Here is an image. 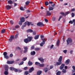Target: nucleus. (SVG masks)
Here are the masks:
<instances>
[{
    "mask_svg": "<svg viewBox=\"0 0 75 75\" xmlns=\"http://www.w3.org/2000/svg\"><path fill=\"white\" fill-rule=\"evenodd\" d=\"M62 57L61 56L58 60V62H56V65L58 66L62 64Z\"/></svg>",
    "mask_w": 75,
    "mask_h": 75,
    "instance_id": "nucleus-1",
    "label": "nucleus"
},
{
    "mask_svg": "<svg viewBox=\"0 0 75 75\" xmlns=\"http://www.w3.org/2000/svg\"><path fill=\"white\" fill-rule=\"evenodd\" d=\"M4 69L5 71L4 72V74L5 75H7L8 74V66L7 65H5L4 67Z\"/></svg>",
    "mask_w": 75,
    "mask_h": 75,
    "instance_id": "nucleus-2",
    "label": "nucleus"
},
{
    "mask_svg": "<svg viewBox=\"0 0 75 75\" xmlns=\"http://www.w3.org/2000/svg\"><path fill=\"white\" fill-rule=\"evenodd\" d=\"M42 42L40 44V45L41 47H43L44 44H45V41H47V39L46 38H42Z\"/></svg>",
    "mask_w": 75,
    "mask_h": 75,
    "instance_id": "nucleus-3",
    "label": "nucleus"
},
{
    "mask_svg": "<svg viewBox=\"0 0 75 75\" xmlns=\"http://www.w3.org/2000/svg\"><path fill=\"white\" fill-rule=\"evenodd\" d=\"M3 55L4 56V58L8 59L9 58V57L8 56H7V53L6 52H5L3 53Z\"/></svg>",
    "mask_w": 75,
    "mask_h": 75,
    "instance_id": "nucleus-4",
    "label": "nucleus"
},
{
    "mask_svg": "<svg viewBox=\"0 0 75 75\" xmlns=\"http://www.w3.org/2000/svg\"><path fill=\"white\" fill-rule=\"evenodd\" d=\"M67 45H69V43L72 42V40L71 38H68V40H67Z\"/></svg>",
    "mask_w": 75,
    "mask_h": 75,
    "instance_id": "nucleus-5",
    "label": "nucleus"
},
{
    "mask_svg": "<svg viewBox=\"0 0 75 75\" xmlns=\"http://www.w3.org/2000/svg\"><path fill=\"white\" fill-rule=\"evenodd\" d=\"M23 48L25 50L23 51L24 53H26V52H28V47L24 46L23 47Z\"/></svg>",
    "mask_w": 75,
    "mask_h": 75,
    "instance_id": "nucleus-6",
    "label": "nucleus"
},
{
    "mask_svg": "<svg viewBox=\"0 0 75 75\" xmlns=\"http://www.w3.org/2000/svg\"><path fill=\"white\" fill-rule=\"evenodd\" d=\"M14 39V35H11L10 37V38L9 39V42H12Z\"/></svg>",
    "mask_w": 75,
    "mask_h": 75,
    "instance_id": "nucleus-7",
    "label": "nucleus"
},
{
    "mask_svg": "<svg viewBox=\"0 0 75 75\" xmlns=\"http://www.w3.org/2000/svg\"><path fill=\"white\" fill-rule=\"evenodd\" d=\"M24 23L26 25L27 24V25L28 26H30V24L31 25H34V24H32V23H31V22H28V21H26V22H25Z\"/></svg>",
    "mask_w": 75,
    "mask_h": 75,
    "instance_id": "nucleus-8",
    "label": "nucleus"
},
{
    "mask_svg": "<svg viewBox=\"0 0 75 75\" xmlns=\"http://www.w3.org/2000/svg\"><path fill=\"white\" fill-rule=\"evenodd\" d=\"M9 69L11 71H14L15 72H18V69H15L13 67H10Z\"/></svg>",
    "mask_w": 75,
    "mask_h": 75,
    "instance_id": "nucleus-9",
    "label": "nucleus"
},
{
    "mask_svg": "<svg viewBox=\"0 0 75 75\" xmlns=\"http://www.w3.org/2000/svg\"><path fill=\"white\" fill-rule=\"evenodd\" d=\"M11 6H10L9 5H8L5 6V8L6 10H8L11 9Z\"/></svg>",
    "mask_w": 75,
    "mask_h": 75,
    "instance_id": "nucleus-10",
    "label": "nucleus"
},
{
    "mask_svg": "<svg viewBox=\"0 0 75 75\" xmlns=\"http://www.w3.org/2000/svg\"><path fill=\"white\" fill-rule=\"evenodd\" d=\"M65 64H62L61 66L59 67V69L60 70H62L63 68H64V67H65Z\"/></svg>",
    "mask_w": 75,
    "mask_h": 75,
    "instance_id": "nucleus-11",
    "label": "nucleus"
},
{
    "mask_svg": "<svg viewBox=\"0 0 75 75\" xmlns=\"http://www.w3.org/2000/svg\"><path fill=\"white\" fill-rule=\"evenodd\" d=\"M37 25L38 26H40V25H41L42 26H44L45 25L42 23V22H39L37 23Z\"/></svg>",
    "mask_w": 75,
    "mask_h": 75,
    "instance_id": "nucleus-12",
    "label": "nucleus"
},
{
    "mask_svg": "<svg viewBox=\"0 0 75 75\" xmlns=\"http://www.w3.org/2000/svg\"><path fill=\"white\" fill-rule=\"evenodd\" d=\"M49 11H47L46 12V16H50L51 15V13Z\"/></svg>",
    "mask_w": 75,
    "mask_h": 75,
    "instance_id": "nucleus-13",
    "label": "nucleus"
},
{
    "mask_svg": "<svg viewBox=\"0 0 75 75\" xmlns=\"http://www.w3.org/2000/svg\"><path fill=\"white\" fill-rule=\"evenodd\" d=\"M24 42L26 43V44H27V43H28L30 41H29V40L28 39V38H27L25 39L24 40Z\"/></svg>",
    "mask_w": 75,
    "mask_h": 75,
    "instance_id": "nucleus-14",
    "label": "nucleus"
},
{
    "mask_svg": "<svg viewBox=\"0 0 75 75\" xmlns=\"http://www.w3.org/2000/svg\"><path fill=\"white\" fill-rule=\"evenodd\" d=\"M34 68L33 67H32L31 68H30V69H29V72H32L33 71H34Z\"/></svg>",
    "mask_w": 75,
    "mask_h": 75,
    "instance_id": "nucleus-15",
    "label": "nucleus"
},
{
    "mask_svg": "<svg viewBox=\"0 0 75 75\" xmlns=\"http://www.w3.org/2000/svg\"><path fill=\"white\" fill-rule=\"evenodd\" d=\"M27 38L28 39L29 41L30 42V41H31V40H32V39L33 38V37L31 36V37H30L28 36V37Z\"/></svg>",
    "mask_w": 75,
    "mask_h": 75,
    "instance_id": "nucleus-16",
    "label": "nucleus"
},
{
    "mask_svg": "<svg viewBox=\"0 0 75 75\" xmlns=\"http://www.w3.org/2000/svg\"><path fill=\"white\" fill-rule=\"evenodd\" d=\"M33 63L32 62H31L30 61H29L28 62V65L29 66H31V65H33Z\"/></svg>",
    "mask_w": 75,
    "mask_h": 75,
    "instance_id": "nucleus-17",
    "label": "nucleus"
},
{
    "mask_svg": "<svg viewBox=\"0 0 75 75\" xmlns=\"http://www.w3.org/2000/svg\"><path fill=\"white\" fill-rule=\"evenodd\" d=\"M14 62V61H8L7 62V64H13Z\"/></svg>",
    "mask_w": 75,
    "mask_h": 75,
    "instance_id": "nucleus-18",
    "label": "nucleus"
},
{
    "mask_svg": "<svg viewBox=\"0 0 75 75\" xmlns=\"http://www.w3.org/2000/svg\"><path fill=\"white\" fill-rule=\"evenodd\" d=\"M69 62H70V60H69V59H68L66 61L65 64L66 65H68V64H69Z\"/></svg>",
    "mask_w": 75,
    "mask_h": 75,
    "instance_id": "nucleus-19",
    "label": "nucleus"
},
{
    "mask_svg": "<svg viewBox=\"0 0 75 75\" xmlns=\"http://www.w3.org/2000/svg\"><path fill=\"white\" fill-rule=\"evenodd\" d=\"M21 21L22 22H24L25 21V18L24 17H22L21 18Z\"/></svg>",
    "mask_w": 75,
    "mask_h": 75,
    "instance_id": "nucleus-20",
    "label": "nucleus"
},
{
    "mask_svg": "<svg viewBox=\"0 0 75 75\" xmlns=\"http://www.w3.org/2000/svg\"><path fill=\"white\" fill-rule=\"evenodd\" d=\"M38 59L42 62H44V59H43V58H39Z\"/></svg>",
    "mask_w": 75,
    "mask_h": 75,
    "instance_id": "nucleus-21",
    "label": "nucleus"
},
{
    "mask_svg": "<svg viewBox=\"0 0 75 75\" xmlns=\"http://www.w3.org/2000/svg\"><path fill=\"white\" fill-rule=\"evenodd\" d=\"M27 31L28 33H33V30L31 29H29L27 30Z\"/></svg>",
    "mask_w": 75,
    "mask_h": 75,
    "instance_id": "nucleus-22",
    "label": "nucleus"
},
{
    "mask_svg": "<svg viewBox=\"0 0 75 75\" xmlns=\"http://www.w3.org/2000/svg\"><path fill=\"white\" fill-rule=\"evenodd\" d=\"M41 74H42V71H38L37 72V75H40Z\"/></svg>",
    "mask_w": 75,
    "mask_h": 75,
    "instance_id": "nucleus-23",
    "label": "nucleus"
},
{
    "mask_svg": "<svg viewBox=\"0 0 75 75\" xmlns=\"http://www.w3.org/2000/svg\"><path fill=\"white\" fill-rule=\"evenodd\" d=\"M31 55H34L35 54V51H33L31 52L30 53Z\"/></svg>",
    "mask_w": 75,
    "mask_h": 75,
    "instance_id": "nucleus-24",
    "label": "nucleus"
},
{
    "mask_svg": "<svg viewBox=\"0 0 75 75\" xmlns=\"http://www.w3.org/2000/svg\"><path fill=\"white\" fill-rule=\"evenodd\" d=\"M38 38H39V35H35L34 38L35 40H37V39H38Z\"/></svg>",
    "mask_w": 75,
    "mask_h": 75,
    "instance_id": "nucleus-25",
    "label": "nucleus"
},
{
    "mask_svg": "<svg viewBox=\"0 0 75 75\" xmlns=\"http://www.w3.org/2000/svg\"><path fill=\"white\" fill-rule=\"evenodd\" d=\"M8 1V4H13V3L12 1L10 0L9 1Z\"/></svg>",
    "mask_w": 75,
    "mask_h": 75,
    "instance_id": "nucleus-26",
    "label": "nucleus"
},
{
    "mask_svg": "<svg viewBox=\"0 0 75 75\" xmlns=\"http://www.w3.org/2000/svg\"><path fill=\"white\" fill-rule=\"evenodd\" d=\"M25 27H26V25L25 24V23L22 26L21 28L22 30H24V28Z\"/></svg>",
    "mask_w": 75,
    "mask_h": 75,
    "instance_id": "nucleus-27",
    "label": "nucleus"
},
{
    "mask_svg": "<svg viewBox=\"0 0 75 75\" xmlns=\"http://www.w3.org/2000/svg\"><path fill=\"white\" fill-rule=\"evenodd\" d=\"M45 72L46 73L48 72V71H49V70H50V69H48V68L47 67H46L45 68Z\"/></svg>",
    "mask_w": 75,
    "mask_h": 75,
    "instance_id": "nucleus-28",
    "label": "nucleus"
},
{
    "mask_svg": "<svg viewBox=\"0 0 75 75\" xmlns=\"http://www.w3.org/2000/svg\"><path fill=\"white\" fill-rule=\"evenodd\" d=\"M35 51H38L40 50V48L38 47H36L35 49Z\"/></svg>",
    "mask_w": 75,
    "mask_h": 75,
    "instance_id": "nucleus-29",
    "label": "nucleus"
},
{
    "mask_svg": "<svg viewBox=\"0 0 75 75\" xmlns=\"http://www.w3.org/2000/svg\"><path fill=\"white\" fill-rule=\"evenodd\" d=\"M30 1H27L25 3V5L27 6V5H28V4H30Z\"/></svg>",
    "mask_w": 75,
    "mask_h": 75,
    "instance_id": "nucleus-30",
    "label": "nucleus"
},
{
    "mask_svg": "<svg viewBox=\"0 0 75 75\" xmlns=\"http://www.w3.org/2000/svg\"><path fill=\"white\" fill-rule=\"evenodd\" d=\"M53 9H54V8L50 6L49 8V11H51V10H53Z\"/></svg>",
    "mask_w": 75,
    "mask_h": 75,
    "instance_id": "nucleus-31",
    "label": "nucleus"
},
{
    "mask_svg": "<svg viewBox=\"0 0 75 75\" xmlns=\"http://www.w3.org/2000/svg\"><path fill=\"white\" fill-rule=\"evenodd\" d=\"M61 72L60 71H58L56 73L57 75H61Z\"/></svg>",
    "mask_w": 75,
    "mask_h": 75,
    "instance_id": "nucleus-32",
    "label": "nucleus"
},
{
    "mask_svg": "<svg viewBox=\"0 0 75 75\" xmlns=\"http://www.w3.org/2000/svg\"><path fill=\"white\" fill-rule=\"evenodd\" d=\"M56 44L57 46H59V40H58L57 41Z\"/></svg>",
    "mask_w": 75,
    "mask_h": 75,
    "instance_id": "nucleus-33",
    "label": "nucleus"
},
{
    "mask_svg": "<svg viewBox=\"0 0 75 75\" xmlns=\"http://www.w3.org/2000/svg\"><path fill=\"white\" fill-rule=\"evenodd\" d=\"M52 20L53 21H55L56 20V18L55 17H53L52 19Z\"/></svg>",
    "mask_w": 75,
    "mask_h": 75,
    "instance_id": "nucleus-34",
    "label": "nucleus"
},
{
    "mask_svg": "<svg viewBox=\"0 0 75 75\" xmlns=\"http://www.w3.org/2000/svg\"><path fill=\"white\" fill-rule=\"evenodd\" d=\"M62 72L63 73H66V72H67V70L65 69H63Z\"/></svg>",
    "mask_w": 75,
    "mask_h": 75,
    "instance_id": "nucleus-35",
    "label": "nucleus"
},
{
    "mask_svg": "<svg viewBox=\"0 0 75 75\" xmlns=\"http://www.w3.org/2000/svg\"><path fill=\"white\" fill-rule=\"evenodd\" d=\"M35 65H39V66H40V63L38 62H35Z\"/></svg>",
    "mask_w": 75,
    "mask_h": 75,
    "instance_id": "nucleus-36",
    "label": "nucleus"
},
{
    "mask_svg": "<svg viewBox=\"0 0 75 75\" xmlns=\"http://www.w3.org/2000/svg\"><path fill=\"white\" fill-rule=\"evenodd\" d=\"M71 13V11H68V12H66L65 13V16H67V15H68V14H69V13Z\"/></svg>",
    "mask_w": 75,
    "mask_h": 75,
    "instance_id": "nucleus-37",
    "label": "nucleus"
},
{
    "mask_svg": "<svg viewBox=\"0 0 75 75\" xmlns=\"http://www.w3.org/2000/svg\"><path fill=\"white\" fill-rule=\"evenodd\" d=\"M27 57H24L22 59V60L23 61H26V60H27Z\"/></svg>",
    "mask_w": 75,
    "mask_h": 75,
    "instance_id": "nucleus-38",
    "label": "nucleus"
},
{
    "mask_svg": "<svg viewBox=\"0 0 75 75\" xmlns=\"http://www.w3.org/2000/svg\"><path fill=\"white\" fill-rule=\"evenodd\" d=\"M60 14H62V15H63L64 17H65V13L64 14V12H61L60 13Z\"/></svg>",
    "mask_w": 75,
    "mask_h": 75,
    "instance_id": "nucleus-39",
    "label": "nucleus"
},
{
    "mask_svg": "<svg viewBox=\"0 0 75 75\" xmlns=\"http://www.w3.org/2000/svg\"><path fill=\"white\" fill-rule=\"evenodd\" d=\"M6 32V30L5 29H3L1 31V33H5Z\"/></svg>",
    "mask_w": 75,
    "mask_h": 75,
    "instance_id": "nucleus-40",
    "label": "nucleus"
},
{
    "mask_svg": "<svg viewBox=\"0 0 75 75\" xmlns=\"http://www.w3.org/2000/svg\"><path fill=\"white\" fill-rule=\"evenodd\" d=\"M39 66L40 67H43L44 66V64H41L40 63V64L39 65Z\"/></svg>",
    "mask_w": 75,
    "mask_h": 75,
    "instance_id": "nucleus-41",
    "label": "nucleus"
},
{
    "mask_svg": "<svg viewBox=\"0 0 75 75\" xmlns=\"http://www.w3.org/2000/svg\"><path fill=\"white\" fill-rule=\"evenodd\" d=\"M16 50H18L19 51H20L21 50V48L19 47H17L16 48Z\"/></svg>",
    "mask_w": 75,
    "mask_h": 75,
    "instance_id": "nucleus-42",
    "label": "nucleus"
},
{
    "mask_svg": "<svg viewBox=\"0 0 75 75\" xmlns=\"http://www.w3.org/2000/svg\"><path fill=\"white\" fill-rule=\"evenodd\" d=\"M20 10H22L23 11H24L25 10L24 8L22 7L20 8Z\"/></svg>",
    "mask_w": 75,
    "mask_h": 75,
    "instance_id": "nucleus-43",
    "label": "nucleus"
},
{
    "mask_svg": "<svg viewBox=\"0 0 75 75\" xmlns=\"http://www.w3.org/2000/svg\"><path fill=\"white\" fill-rule=\"evenodd\" d=\"M23 22H22L21 21H19V25H22V24H23Z\"/></svg>",
    "mask_w": 75,
    "mask_h": 75,
    "instance_id": "nucleus-44",
    "label": "nucleus"
},
{
    "mask_svg": "<svg viewBox=\"0 0 75 75\" xmlns=\"http://www.w3.org/2000/svg\"><path fill=\"white\" fill-rule=\"evenodd\" d=\"M45 6H48V4H49V3H48V2L46 1V2H45Z\"/></svg>",
    "mask_w": 75,
    "mask_h": 75,
    "instance_id": "nucleus-45",
    "label": "nucleus"
},
{
    "mask_svg": "<svg viewBox=\"0 0 75 75\" xmlns=\"http://www.w3.org/2000/svg\"><path fill=\"white\" fill-rule=\"evenodd\" d=\"M18 34H16L15 36V38H17V37H18Z\"/></svg>",
    "mask_w": 75,
    "mask_h": 75,
    "instance_id": "nucleus-46",
    "label": "nucleus"
},
{
    "mask_svg": "<svg viewBox=\"0 0 75 75\" xmlns=\"http://www.w3.org/2000/svg\"><path fill=\"white\" fill-rule=\"evenodd\" d=\"M24 64V62L22 61L20 64H19V65H23Z\"/></svg>",
    "mask_w": 75,
    "mask_h": 75,
    "instance_id": "nucleus-47",
    "label": "nucleus"
},
{
    "mask_svg": "<svg viewBox=\"0 0 75 75\" xmlns=\"http://www.w3.org/2000/svg\"><path fill=\"white\" fill-rule=\"evenodd\" d=\"M71 16L72 17H74V16H75V13H71Z\"/></svg>",
    "mask_w": 75,
    "mask_h": 75,
    "instance_id": "nucleus-48",
    "label": "nucleus"
},
{
    "mask_svg": "<svg viewBox=\"0 0 75 75\" xmlns=\"http://www.w3.org/2000/svg\"><path fill=\"white\" fill-rule=\"evenodd\" d=\"M69 23L72 24H73V21H70L69 22Z\"/></svg>",
    "mask_w": 75,
    "mask_h": 75,
    "instance_id": "nucleus-49",
    "label": "nucleus"
},
{
    "mask_svg": "<svg viewBox=\"0 0 75 75\" xmlns=\"http://www.w3.org/2000/svg\"><path fill=\"white\" fill-rule=\"evenodd\" d=\"M75 11V8H73L71 10V11Z\"/></svg>",
    "mask_w": 75,
    "mask_h": 75,
    "instance_id": "nucleus-50",
    "label": "nucleus"
},
{
    "mask_svg": "<svg viewBox=\"0 0 75 75\" xmlns=\"http://www.w3.org/2000/svg\"><path fill=\"white\" fill-rule=\"evenodd\" d=\"M15 28H19V25H16L15 26Z\"/></svg>",
    "mask_w": 75,
    "mask_h": 75,
    "instance_id": "nucleus-51",
    "label": "nucleus"
},
{
    "mask_svg": "<svg viewBox=\"0 0 75 75\" xmlns=\"http://www.w3.org/2000/svg\"><path fill=\"white\" fill-rule=\"evenodd\" d=\"M10 23L11 24H13V21H10Z\"/></svg>",
    "mask_w": 75,
    "mask_h": 75,
    "instance_id": "nucleus-52",
    "label": "nucleus"
},
{
    "mask_svg": "<svg viewBox=\"0 0 75 75\" xmlns=\"http://www.w3.org/2000/svg\"><path fill=\"white\" fill-rule=\"evenodd\" d=\"M24 70H27L28 69V67H25L24 68Z\"/></svg>",
    "mask_w": 75,
    "mask_h": 75,
    "instance_id": "nucleus-53",
    "label": "nucleus"
},
{
    "mask_svg": "<svg viewBox=\"0 0 75 75\" xmlns=\"http://www.w3.org/2000/svg\"><path fill=\"white\" fill-rule=\"evenodd\" d=\"M25 74L26 75H28V71H25Z\"/></svg>",
    "mask_w": 75,
    "mask_h": 75,
    "instance_id": "nucleus-54",
    "label": "nucleus"
},
{
    "mask_svg": "<svg viewBox=\"0 0 75 75\" xmlns=\"http://www.w3.org/2000/svg\"><path fill=\"white\" fill-rule=\"evenodd\" d=\"M55 4H52L51 5V6L52 7H55Z\"/></svg>",
    "mask_w": 75,
    "mask_h": 75,
    "instance_id": "nucleus-55",
    "label": "nucleus"
},
{
    "mask_svg": "<svg viewBox=\"0 0 75 75\" xmlns=\"http://www.w3.org/2000/svg\"><path fill=\"white\" fill-rule=\"evenodd\" d=\"M67 50H64L63 51V52L65 54H66V53H67Z\"/></svg>",
    "mask_w": 75,
    "mask_h": 75,
    "instance_id": "nucleus-56",
    "label": "nucleus"
},
{
    "mask_svg": "<svg viewBox=\"0 0 75 75\" xmlns=\"http://www.w3.org/2000/svg\"><path fill=\"white\" fill-rule=\"evenodd\" d=\"M34 48H35L34 46H33L31 47V50H34Z\"/></svg>",
    "mask_w": 75,
    "mask_h": 75,
    "instance_id": "nucleus-57",
    "label": "nucleus"
},
{
    "mask_svg": "<svg viewBox=\"0 0 75 75\" xmlns=\"http://www.w3.org/2000/svg\"><path fill=\"white\" fill-rule=\"evenodd\" d=\"M70 52L71 54H73V50H71Z\"/></svg>",
    "mask_w": 75,
    "mask_h": 75,
    "instance_id": "nucleus-58",
    "label": "nucleus"
},
{
    "mask_svg": "<svg viewBox=\"0 0 75 75\" xmlns=\"http://www.w3.org/2000/svg\"><path fill=\"white\" fill-rule=\"evenodd\" d=\"M45 22H46V23H48V21L47 19H45Z\"/></svg>",
    "mask_w": 75,
    "mask_h": 75,
    "instance_id": "nucleus-59",
    "label": "nucleus"
},
{
    "mask_svg": "<svg viewBox=\"0 0 75 75\" xmlns=\"http://www.w3.org/2000/svg\"><path fill=\"white\" fill-rule=\"evenodd\" d=\"M36 35V32H33V35Z\"/></svg>",
    "mask_w": 75,
    "mask_h": 75,
    "instance_id": "nucleus-60",
    "label": "nucleus"
},
{
    "mask_svg": "<svg viewBox=\"0 0 75 75\" xmlns=\"http://www.w3.org/2000/svg\"><path fill=\"white\" fill-rule=\"evenodd\" d=\"M9 56L10 57H12L13 56V54H10Z\"/></svg>",
    "mask_w": 75,
    "mask_h": 75,
    "instance_id": "nucleus-61",
    "label": "nucleus"
},
{
    "mask_svg": "<svg viewBox=\"0 0 75 75\" xmlns=\"http://www.w3.org/2000/svg\"><path fill=\"white\" fill-rule=\"evenodd\" d=\"M50 69H52V68H53V66H50Z\"/></svg>",
    "mask_w": 75,
    "mask_h": 75,
    "instance_id": "nucleus-62",
    "label": "nucleus"
},
{
    "mask_svg": "<svg viewBox=\"0 0 75 75\" xmlns=\"http://www.w3.org/2000/svg\"><path fill=\"white\" fill-rule=\"evenodd\" d=\"M30 11H29V10H26L27 13H30Z\"/></svg>",
    "mask_w": 75,
    "mask_h": 75,
    "instance_id": "nucleus-63",
    "label": "nucleus"
},
{
    "mask_svg": "<svg viewBox=\"0 0 75 75\" xmlns=\"http://www.w3.org/2000/svg\"><path fill=\"white\" fill-rule=\"evenodd\" d=\"M18 71L19 72H22V70L18 69Z\"/></svg>",
    "mask_w": 75,
    "mask_h": 75,
    "instance_id": "nucleus-64",
    "label": "nucleus"
}]
</instances>
